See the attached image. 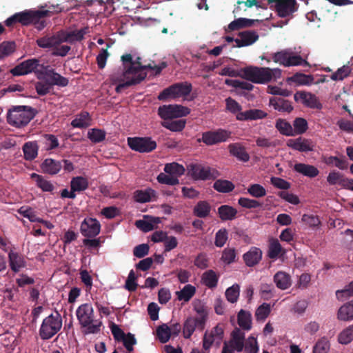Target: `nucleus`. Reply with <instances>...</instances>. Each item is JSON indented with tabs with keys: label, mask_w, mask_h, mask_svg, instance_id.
Listing matches in <instances>:
<instances>
[{
	"label": "nucleus",
	"mask_w": 353,
	"mask_h": 353,
	"mask_svg": "<svg viewBox=\"0 0 353 353\" xmlns=\"http://www.w3.org/2000/svg\"><path fill=\"white\" fill-rule=\"evenodd\" d=\"M121 61L123 70L119 69L114 71L109 79L110 84L117 85L115 90L118 93L144 79L146 77L145 71L146 68H150L154 70L155 74H159L167 65L165 62H163L158 65L144 66L141 63L139 57L131 54H123L121 57Z\"/></svg>",
	"instance_id": "obj_1"
},
{
	"label": "nucleus",
	"mask_w": 353,
	"mask_h": 353,
	"mask_svg": "<svg viewBox=\"0 0 353 353\" xmlns=\"http://www.w3.org/2000/svg\"><path fill=\"white\" fill-rule=\"evenodd\" d=\"M245 79L256 83H265L276 81L281 77V70L279 68H259L250 66L242 70Z\"/></svg>",
	"instance_id": "obj_2"
},
{
	"label": "nucleus",
	"mask_w": 353,
	"mask_h": 353,
	"mask_svg": "<svg viewBox=\"0 0 353 353\" xmlns=\"http://www.w3.org/2000/svg\"><path fill=\"white\" fill-rule=\"evenodd\" d=\"M76 314L80 325L86 328L87 333L94 334L99 331L101 322L94 319V310L91 304L84 303L79 306Z\"/></svg>",
	"instance_id": "obj_3"
},
{
	"label": "nucleus",
	"mask_w": 353,
	"mask_h": 353,
	"mask_svg": "<svg viewBox=\"0 0 353 353\" xmlns=\"http://www.w3.org/2000/svg\"><path fill=\"white\" fill-rule=\"evenodd\" d=\"M34 117V112L28 106H14L8 112L7 120L9 124L17 128L26 125Z\"/></svg>",
	"instance_id": "obj_4"
},
{
	"label": "nucleus",
	"mask_w": 353,
	"mask_h": 353,
	"mask_svg": "<svg viewBox=\"0 0 353 353\" xmlns=\"http://www.w3.org/2000/svg\"><path fill=\"white\" fill-rule=\"evenodd\" d=\"M63 43L61 32L50 37H43L37 40V45L42 48H52L54 56L65 57L70 50L66 45L60 46Z\"/></svg>",
	"instance_id": "obj_5"
},
{
	"label": "nucleus",
	"mask_w": 353,
	"mask_h": 353,
	"mask_svg": "<svg viewBox=\"0 0 353 353\" xmlns=\"http://www.w3.org/2000/svg\"><path fill=\"white\" fill-rule=\"evenodd\" d=\"M164 172L160 173L157 181L162 184L174 185L179 183V177L185 172L184 167L176 162L167 163L164 167Z\"/></svg>",
	"instance_id": "obj_6"
},
{
	"label": "nucleus",
	"mask_w": 353,
	"mask_h": 353,
	"mask_svg": "<svg viewBox=\"0 0 353 353\" xmlns=\"http://www.w3.org/2000/svg\"><path fill=\"white\" fill-rule=\"evenodd\" d=\"M62 319L59 314H51L45 318L39 330V334L43 339H49L55 335L61 328Z\"/></svg>",
	"instance_id": "obj_7"
},
{
	"label": "nucleus",
	"mask_w": 353,
	"mask_h": 353,
	"mask_svg": "<svg viewBox=\"0 0 353 353\" xmlns=\"http://www.w3.org/2000/svg\"><path fill=\"white\" fill-rule=\"evenodd\" d=\"M190 112L189 108L181 105H164L158 109V114L163 121L185 117Z\"/></svg>",
	"instance_id": "obj_8"
},
{
	"label": "nucleus",
	"mask_w": 353,
	"mask_h": 353,
	"mask_svg": "<svg viewBox=\"0 0 353 353\" xmlns=\"http://www.w3.org/2000/svg\"><path fill=\"white\" fill-rule=\"evenodd\" d=\"M273 61L284 66L307 65V62L293 52L283 50L272 54Z\"/></svg>",
	"instance_id": "obj_9"
},
{
	"label": "nucleus",
	"mask_w": 353,
	"mask_h": 353,
	"mask_svg": "<svg viewBox=\"0 0 353 353\" xmlns=\"http://www.w3.org/2000/svg\"><path fill=\"white\" fill-rule=\"evenodd\" d=\"M52 10H35V11H26L19 13H17V20L18 22L23 25H28L34 22L36 19H40L49 14V13H54L61 12L62 10L57 6H52Z\"/></svg>",
	"instance_id": "obj_10"
},
{
	"label": "nucleus",
	"mask_w": 353,
	"mask_h": 353,
	"mask_svg": "<svg viewBox=\"0 0 353 353\" xmlns=\"http://www.w3.org/2000/svg\"><path fill=\"white\" fill-rule=\"evenodd\" d=\"M128 143L132 150L139 152H150L157 148L156 141L147 137H130Z\"/></svg>",
	"instance_id": "obj_11"
},
{
	"label": "nucleus",
	"mask_w": 353,
	"mask_h": 353,
	"mask_svg": "<svg viewBox=\"0 0 353 353\" xmlns=\"http://www.w3.org/2000/svg\"><path fill=\"white\" fill-rule=\"evenodd\" d=\"M192 90L189 83H177L165 89L159 95V99L164 100L167 98H177L188 95Z\"/></svg>",
	"instance_id": "obj_12"
},
{
	"label": "nucleus",
	"mask_w": 353,
	"mask_h": 353,
	"mask_svg": "<svg viewBox=\"0 0 353 353\" xmlns=\"http://www.w3.org/2000/svg\"><path fill=\"white\" fill-rule=\"evenodd\" d=\"M223 327L219 325L213 327L210 332H206L203 340V348L208 350L213 343L219 346L223 339Z\"/></svg>",
	"instance_id": "obj_13"
},
{
	"label": "nucleus",
	"mask_w": 353,
	"mask_h": 353,
	"mask_svg": "<svg viewBox=\"0 0 353 353\" xmlns=\"http://www.w3.org/2000/svg\"><path fill=\"white\" fill-rule=\"evenodd\" d=\"M294 100L310 108L321 110L323 107L319 98L311 92L300 91L294 94Z\"/></svg>",
	"instance_id": "obj_14"
},
{
	"label": "nucleus",
	"mask_w": 353,
	"mask_h": 353,
	"mask_svg": "<svg viewBox=\"0 0 353 353\" xmlns=\"http://www.w3.org/2000/svg\"><path fill=\"white\" fill-rule=\"evenodd\" d=\"M230 132L223 129L209 131L203 134L202 141L207 145H214L227 141L230 137Z\"/></svg>",
	"instance_id": "obj_15"
},
{
	"label": "nucleus",
	"mask_w": 353,
	"mask_h": 353,
	"mask_svg": "<svg viewBox=\"0 0 353 353\" xmlns=\"http://www.w3.org/2000/svg\"><path fill=\"white\" fill-rule=\"evenodd\" d=\"M100 223L94 218L87 217L81 224V233L86 237H94L100 233Z\"/></svg>",
	"instance_id": "obj_16"
},
{
	"label": "nucleus",
	"mask_w": 353,
	"mask_h": 353,
	"mask_svg": "<svg viewBox=\"0 0 353 353\" xmlns=\"http://www.w3.org/2000/svg\"><path fill=\"white\" fill-rule=\"evenodd\" d=\"M286 144L289 148L299 152H310L314 148L312 140L302 137L289 139Z\"/></svg>",
	"instance_id": "obj_17"
},
{
	"label": "nucleus",
	"mask_w": 353,
	"mask_h": 353,
	"mask_svg": "<svg viewBox=\"0 0 353 353\" xmlns=\"http://www.w3.org/2000/svg\"><path fill=\"white\" fill-rule=\"evenodd\" d=\"M39 66V61L36 59L26 60L10 70L13 76L25 75L33 72Z\"/></svg>",
	"instance_id": "obj_18"
},
{
	"label": "nucleus",
	"mask_w": 353,
	"mask_h": 353,
	"mask_svg": "<svg viewBox=\"0 0 353 353\" xmlns=\"http://www.w3.org/2000/svg\"><path fill=\"white\" fill-rule=\"evenodd\" d=\"M245 333L239 328H235L231 333V339L227 342L229 348L238 352L243 351L244 347Z\"/></svg>",
	"instance_id": "obj_19"
},
{
	"label": "nucleus",
	"mask_w": 353,
	"mask_h": 353,
	"mask_svg": "<svg viewBox=\"0 0 353 353\" xmlns=\"http://www.w3.org/2000/svg\"><path fill=\"white\" fill-rule=\"evenodd\" d=\"M188 172L190 175L194 179L206 180L210 179L212 175L209 167H205L200 164L190 165Z\"/></svg>",
	"instance_id": "obj_20"
},
{
	"label": "nucleus",
	"mask_w": 353,
	"mask_h": 353,
	"mask_svg": "<svg viewBox=\"0 0 353 353\" xmlns=\"http://www.w3.org/2000/svg\"><path fill=\"white\" fill-rule=\"evenodd\" d=\"M336 319L341 322L353 321V300L341 305L336 312Z\"/></svg>",
	"instance_id": "obj_21"
},
{
	"label": "nucleus",
	"mask_w": 353,
	"mask_h": 353,
	"mask_svg": "<svg viewBox=\"0 0 353 353\" xmlns=\"http://www.w3.org/2000/svg\"><path fill=\"white\" fill-rule=\"evenodd\" d=\"M259 39V35L255 32L245 31L239 34V37L235 39L236 47H243L253 44Z\"/></svg>",
	"instance_id": "obj_22"
},
{
	"label": "nucleus",
	"mask_w": 353,
	"mask_h": 353,
	"mask_svg": "<svg viewBox=\"0 0 353 353\" xmlns=\"http://www.w3.org/2000/svg\"><path fill=\"white\" fill-rule=\"evenodd\" d=\"M350 179L345 178L342 174L339 172L332 171L327 176V181L331 185H340L345 188H348L351 183Z\"/></svg>",
	"instance_id": "obj_23"
},
{
	"label": "nucleus",
	"mask_w": 353,
	"mask_h": 353,
	"mask_svg": "<svg viewBox=\"0 0 353 353\" xmlns=\"http://www.w3.org/2000/svg\"><path fill=\"white\" fill-rule=\"evenodd\" d=\"M134 199L135 201L141 203L151 202L157 200V192L151 189L137 190L134 193Z\"/></svg>",
	"instance_id": "obj_24"
},
{
	"label": "nucleus",
	"mask_w": 353,
	"mask_h": 353,
	"mask_svg": "<svg viewBox=\"0 0 353 353\" xmlns=\"http://www.w3.org/2000/svg\"><path fill=\"white\" fill-rule=\"evenodd\" d=\"M63 42L74 43L75 41H81L84 35L88 32V28H82L72 31H60Z\"/></svg>",
	"instance_id": "obj_25"
},
{
	"label": "nucleus",
	"mask_w": 353,
	"mask_h": 353,
	"mask_svg": "<svg viewBox=\"0 0 353 353\" xmlns=\"http://www.w3.org/2000/svg\"><path fill=\"white\" fill-rule=\"evenodd\" d=\"M273 281L276 286L282 290L288 289L292 283L291 276L284 271L277 272L274 276Z\"/></svg>",
	"instance_id": "obj_26"
},
{
	"label": "nucleus",
	"mask_w": 353,
	"mask_h": 353,
	"mask_svg": "<svg viewBox=\"0 0 353 353\" xmlns=\"http://www.w3.org/2000/svg\"><path fill=\"white\" fill-rule=\"evenodd\" d=\"M276 10L281 17H286L296 10L295 0H278Z\"/></svg>",
	"instance_id": "obj_27"
},
{
	"label": "nucleus",
	"mask_w": 353,
	"mask_h": 353,
	"mask_svg": "<svg viewBox=\"0 0 353 353\" xmlns=\"http://www.w3.org/2000/svg\"><path fill=\"white\" fill-rule=\"evenodd\" d=\"M9 264L11 270L18 272L26 266L24 258L17 252L10 251L8 254Z\"/></svg>",
	"instance_id": "obj_28"
},
{
	"label": "nucleus",
	"mask_w": 353,
	"mask_h": 353,
	"mask_svg": "<svg viewBox=\"0 0 353 353\" xmlns=\"http://www.w3.org/2000/svg\"><path fill=\"white\" fill-rule=\"evenodd\" d=\"M294 170L310 178H314L319 174V170L315 166L301 163H296L294 166Z\"/></svg>",
	"instance_id": "obj_29"
},
{
	"label": "nucleus",
	"mask_w": 353,
	"mask_h": 353,
	"mask_svg": "<svg viewBox=\"0 0 353 353\" xmlns=\"http://www.w3.org/2000/svg\"><path fill=\"white\" fill-rule=\"evenodd\" d=\"M229 150L232 155L236 157L239 161L247 162L250 156L245 151V148L240 143H236L229 145Z\"/></svg>",
	"instance_id": "obj_30"
},
{
	"label": "nucleus",
	"mask_w": 353,
	"mask_h": 353,
	"mask_svg": "<svg viewBox=\"0 0 353 353\" xmlns=\"http://www.w3.org/2000/svg\"><path fill=\"white\" fill-rule=\"evenodd\" d=\"M262 256V252L260 249L252 247L244 254L243 259L248 266H253L258 263Z\"/></svg>",
	"instance_id": "obj_31"
},
{
	"label": "nucleus",
	"mask_w": 353,
	"mask_h": 353,
	"mask_svg": "<svg viewBox=\"0 0 353 353\" xmlns=\"http://www.w3.org/2000/svg\"><path fill=\"white\" fill-rule=\"evenodd\" d=\"M266 115L267 114L261 110L252 109L243 112V113H239L236 115V119L239 121L256 120L263 119L265 117Z\"/></svg>",
	"instance_id": "obj_32"
},
{
	"label": "nucleus",
	"mask_w": 353,
	"mask_h": 353,
	"mask_svg": "<svg viewBox=\"0 0 353 353\" xmlns=\"http://www.w3.org/2000/svg\"><path fill=\"white\" fill-rule=\"evenodd\" d=\"M270 104L275 110L280 112H290L293 109L290 101L279 97H274L270 98Z\"/></svg>",
	"instance_id": "obj_33"
},
{
	"label": "nucleus",
	"mask_w": 353,
	"mask_h": 353,
	"mask_svg": "<svg viewBox=\"0 0 353 353\" xmlns=\"http://www.w3.org/2000/svg\"><path fill=\"white\" fill-rule=\"evenodd\" d=\"M31 179H32L37 186L42 190L43 192H52L54 189V185L48 180L45 179L41 175L36 173H32L30 174Z\"/></svg>",
	"instance_id": "obj_34"
},
{
	"label": "nucleus",
	"mask_w": 353,
	"mask_h": 353,
	"mask_svg": "<svg viewBox=\"0 0 353 353\" xmlns=\"http://www.w3.org/2000/svg\"><path fill=\"white\" fill-rule=\"evenodd\" d=\"M46 81L51 85H56L59 86H66L68 84V79L62 77L59 74L54 72L53 70H49L46 74Z\"/></svg>",
	"instance_id": "obj_35"
},
{
	"label": "nucleus",
	"mask_w": 353,
	"mask_h": 353,
	"mask_svg": "<svg viewBox=\"0 0 353 353\" xmlns=\"http://www.w3.org/2000/svg\"><path fill=\"white\" fill-rule=\"evenodd\" d=\"M61 167L60 162L52 159H46L41 164L43 172L49 174H56Z\"/></svg>",
	"instance_id": "obj_36"
},
{
	"label": "nucleus",
	"mask_w": 353,
	"mask_h": 353,
	"mask_svg": "<svg viewBox=\"0 0 353 353\" xmlns=\"http://www.w3.org/2000/svg\"><path fill=\"white\" fill-rule=\"evenodd\" d=\"M39 146L36 141H28L23 146L24 158L31 161L34 159L38 154Z\"/></svg>",
	"instance_id": "obj_37"
},
{
	"label": "nucleus",
	"mask_w": 353,
	"mask_h": 353,
	"mask_svg": "<svg viewBox=\"0 0 353 353\" xmlns=\"http://www.w3.org/2000/svg\"><path fill=\"white\" fill-rule=\"evenodd\" d=\"M196 292L194 286L188 284L185 285L180 291L176 292V295L179 301L188 302Z\"/></svg>",
	"instance_id": "obj_38"
},
{
	"label": "nucleus",
	"mask_w": 353,
	"mask_h": 353,
	"mask_svg": "<svg viewBox=\"0 0 353 353\" xmlns=\"http://www.w3.org/2000/svg\"><path fill=\"white\" fill-rule=\"evenodd\" d=\"M288 82L295 83L298 85H310L314 83V77L302 73H297L287 80Z\"/></svg>",
	"instance_id": "obj_39"
},
{
	"label": "nucleus",
	"mask_w": 353,
	"mask_h": 353,
	"mask_svg": "<svg viewBox=\"0 0 353 353\" xmlns=\"http://www.w3.org/2000/svg\"><path fill=\"white\" fill-rule=\"evenodd\" d=\"M285 253L280 243L276 239L270 241L268 250V256L270 259H276Z\"/></svg>",
	"instance_id": "obj_40"
},
{
	"label": "nucleus",
	"mask_w": 353,
	"mask_h": 353,
	"mask_svg": "<svg viewBox=\"0 0 353 353\" xmlns=\"http://www.w3.org/2000/svg\"><path fill=\"white\" fill-rule=\"evenodd\" d=\"M238 324L245 330H250L252 328V317L249 312L241 310L238 314Z\"/></svg>",
	"instance_id": "obj_41"
},
{
	"label": "nucleus",
	"mask_w": 353,
	"mask_h": 353,
	"mask_svg": "<svg viewBox=\"0 0 353 353\" xmlns=\"http://www.w3.org/2000/svg\"><path fill=\"white\" fill-rule=\"evenodd\" d=\"M351 72V66L349 65H344L342 67L338 68V70L334 72H332L330 78L334 81H343L345 78L348 77Z\"/></svg>",
	"instance_id": "obj_42"
},
{
	"label": "nucleus",
	"mask_w": 353,
	"mask_h": 353,
	"mask_svg": "<svg viewBox=\"0 0 353 353\" xmlns=\"http://www.w3.org/2000/svg\"><path fill=\"white\" fill-rule=\"evenodd\" d=\"M275 126L281 134L288 137L294 136V130L293 127L287 121L282 119H279L276 122Z\"/></svg>",
	"instance_id": "obj_43"
},
{
	"label": "nucleus",
	"mask_w": 353,
	"mask_h": 353,
	"mask_svg": "<svg viewBox=\"0 0 353 353\" xmlns=\"http://www.w3.org/2000/svg\"><path fill=\"white\" fill-rule=\"evenodd\" d=\"M220 218L223 221L232 220L235 218L237 211L229 205H221L218 209Z\"/></svg>",
	"instance_id": "obj_44"
},
{
	"label": "nucleus",
	"mask_w": 353,
	"mask_h": 353,
	"mask_svg": "<svg viewBox=\"0 0 353 353\" xmlns=\"http://www.w3.org/2000/svg\"><path fill=\"white\" fill-rule=\"evenodd\" d=\"M353 340V324L343 329L338 335V341L341 344H348Z\"/></svg>",
	"instance_id": "obj_45"
},
{
	"label": "nucleus",
	"mask_w": 353,
	"mask_h": 353,
	"mask_svg": "<svg viewBox=\"0 0 353 353\" xmlns=\"http://www.w3.org/2000/svg\"><path fill=\"white\" fill-rule=\"evenodd\" d=\"M74 128H86L90 125V119L88 112H83L77 116L71 123Z\"/></svg>",
	"instance_id": "obj_46"
},
{
	"label": "nucleus",
	"mask_w": 353,
	"mask_h": 353,
	"mask_svg": "<svg viewBox=\"0 0 353 353\" xmlns=\"http://www.w3.org/2000/svg\"><path fill=\"white\" fill-rule=\"evenodd\" d=\"M213 187L219 192L227 193L234 190V185L228 180L219 179L214 182Z\"/></svg>",
	"instance_id": "obj_47"
},
{
	"label": "nucleus",
	"mask_w": 353,
	"mask_h": 353,
	"mask_svg": "<svg viewBox=\"0 0 353 353\" xmlns=\"http://www.w3.org/2000/svg\"><path fill=\"white\" fill-rule=\"evenodd\" d=\"M161 125L173 132H180L185 126V120L180 119L176 121H163Z\"/></svg>",
	"instance_id": "obj_48"
},
{
	"label": "nucleus",
	"mask_w": 353,
	"mask_h": 353,
	"mask_svg": "<svg viewBox=\"0 0 353 353\" xmlns=\"http://www.w3.org/2000/svg\"><path fill=\"white\" fill-rule=\"evenodd\" d=\"M243 350L245 353H258L259 346L257 342L256 337L250 335L244 343Z\"/></svg>",
	"instance_id": "obj_49"
},
{
	"label": "nucleus",
	"mask_w": 353,
	"mask_h": 353,
	"mask_svg": "<svg viewBox=\"0 0 353 353\" xmlns=\"http://www.w3.org/2000/svg\"><path fill=\"white\" fill-rule=\"evenodd\" d=\"M88 186V180L82 176L72 178L70 182V187L72 190L81 192L87 189Z\"/></svg>",
	"instance_id": "obj_50"
},
{
	"label": "nucleus",
	"mask_w": 353,
	"mask_h": 353,
	"mask_svg": "<svg viewBox=\"0 0 353 353\" xmlns=\"http://www.w3.org/2000/svg\"><path fill=\"white\" fill-rule=\"evenodd\" d=\"M218 276L212 270H208L203 273L202 276L203 283L209 288L216 286L218 282Z\"/></svg>",
	"instance_id": "obj_51"
},
{
	"label": "nucleus",
	"mask_w": 353,
	"mask_h": 353,
	"mask_svg": "<svg viewBox=\"0 0 353 353\" xmlns=\"http://www.w3.org/2000/svg\"><path fill=\"white\" fill-rule=\"evenodd\" d=\"M294 136L304 134L308 129L307 121L303 118H296L293 122Z\"/></svg>",
	"instance_id": "obj_52"
},
{
	"label": "nucleus",
	"mask_w": 353,
	"mask_h": 353,
	"mask_svg": "<svg viewBox=\"0 0 353 353\" xmlns=\"http://www.w3.org/2000/svg\"><path fill=\"white\" fill-rule=\"evenodd\" d=\"M15 43L11 41H4L0 44V60L8 57L15 50Z\"/></svg>",
	"instance_id": "obj_53"
},
{
	"label": "nucleus",
	"mask_w": 353,
	"mask_h": 353,
	"mask_svg": "<svg viewBox=\"0 0 353 353\" xmlns=\"http://www.w3.org/2000/svg\"><path fill=\"white\" fill-rule=\"evenodd\" d=\"M210 211V205L205 201L199 202L194 208V213L196 216L204 218L206 217Z\"/></svg>",
	"instance_id": "obj_54"
},
{
	"label": "nucleus",
	"mask_w": 353,
	"mask_h": 353,
	"mask_svg": "<svg viewBox=\"0 0 353 353\" xmlns=\"http://www.w3.org/2000/svg\"><path fill=\"white\" fill-rule=\"evenodd\" d=\"M169 330V326L167 324H163L157 327V335L161 343H165L169 341L171 337Z\"/></svg>",
	"instance_id": "obj_55"
},
{
	"label": "nucleus",
	"mask_w": 353,
	"mask_h": 353,
	"mask_svg": "<svg viewBox=\"0 0 353 353\" xmlns=\"http://www.w3.org/2000/svg\"><path fill=\"white\" fill-rule=\"evenodd\" d=\"M240 293V287L238 284H234L225 291V296L230 303H235L238 300Z\"/></svg>",
	"instance_id": "obj_56"
},
{
	"label": "nucleus",
	"mask_w": 353,
	"mask_h": 353,
	"mask_svg": "<svg viewBox=\"0 0 353 353\" xmlns=\"http://www.w3.org/2000/svg\"><path fill=\"white\" fill-rule=\"evenodd\" d=\"M271 312V306L269 303H263L256 310L255 316L257 321H264Z\"/></svg>",
	"instance_id": "obj_57"
},
{
	"label": "nucleus",
	"mask_w": 353,
	"mask_h": 353,
	"mask_svg": "<svg viewBox=\"0 0 353 353\" xmlns=\"http://www.w3.org/2000/svg\"><path fill=\"white\" fill-rule=\"evenodd\" d=\"M330 350V343L326 338L320 339L313 347V353H327Z\"/></svg>",
	"instance_id": "obj_58"
},
{
	"label": "nucleus",
	"mask_w": 353,
	"mask_h": 353,
	"mask_svg": "<svg viewBox=\"0 0 353 353\" xmlns=\"http://www.w3.org/2000/svg\"><path fill=\"white\" fill-rule=\"evenodd\" d=\"M248 192L252 196L256 198L263 197L266 194V190L260 184H252L248 188Z\"/></svg>",
	"instance_id": "obj_59"
},
{
	"label": "nucleus",
	"mask_w": 353,
	"mask_h": 353,
	"mask_svg": "<svg viewBox=\"0 0 353 353\" xmlns=\"http://www.w3.org/2000/svg\"><path fill=\"white\" fill-rule=\"evenodd\" d=\"M19 213L28 219L31 222L40 221V218L37 217L36 212L30 208L23 206L19 208Z\"/></svg>",
	"instance_id": "obj_60"
},
{
	"label": "nucleus",
	"mask_w": 353,
	"mask_h": 353,
	"mask_svg": "<svg viewBox=\"0 0 353 353\" xmlns=\"http://www.w3.org/2000/svg\"><path fill=\"white\" fill-rule=\"evenodd\" d=\"M88 136L92 142L98 143L105 139V133L102 130L94 128L88 131Z\"/></svg>",
	"instance_id": "obj_61"
},
{
	"label": "nucleus",
	"mask_w": 353,
	"mask_h": 353,
	"mask_svg": "<svg viewBox=\"0 0 353 353\" xmlns=\"http://www.w3.org/2000/svg\"><path fill=\"white\" fill-rule=\"evenodd\" d=\"M196 324L192 317L187 319L184 323L183 334L185 339L190 338L196 329Z\"/></svg>",
	"instance_id": "obj_62"
},
{
	"label": "nucleus",
	"mask_w": 353,
	"mask_h": 353,
	"mask_svg": "<svg viewBox=\"0 0 353 353\" xmlns=\"http://www.w3.org/2000/svg\"><path fill=\"white\" fill-rule=\"evenodd\" d=\"M252 25V21L245 18H239L236 20L232 21L228 25V29L230 30H236L241 28L250 26Z\"/></svg>",
	"instance_id": "obj_63"
},
{
	"label": "nucleus",
	"mask_w": 353,
	"mask_h": 353,
	"mask_svg": "<svg viewBox=\"0 0 353 353\" xmlns=\"http://www.w3.org/2000/svg\"><path fill=\"white\" fill-rule=\"evenodd\" d=\"M336 294L337 299L341 301L350 296H353V281L343 290L336 291Z\"/></svg>",
	"instance_id": "obj_64"
}]
</instances>
